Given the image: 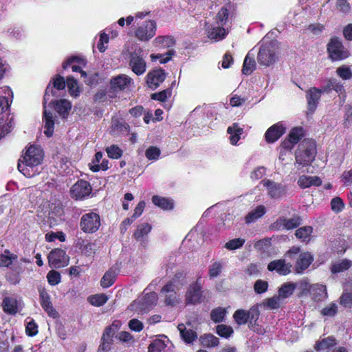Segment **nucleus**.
<instances>
[{
  "label": "nucleus",
  "instance_id": "nucleus-22",
  "mask_svg": "<svg viewBox=\"0 0 352 352\" xmlns=\"http://www.w3.org/2000/svg\"><path fill=\"white\" fill-rule=\"evenodd\" d=\"M313 261V256L309 252H301L299 254L296 263V271L297 273H302L306 270Z\"/></svg>",
  "mask_w": 352,
  "mask_h": 352
},
{
  "label": "nucleus",
  "instance_id": "nucleus-34",
  "mask_svg": "<svg viewBox=\"0 0 352 352\" xmlns=\"http://www.w3.org/2000/svg\"><path fill=\"white\" fill-rule=\"evenodd\" d=\"M152 201L155 206L163 210H171L173 208L172 200L166 197L154 195L152 197Z\"/></svg>",
  "mask_w": 352,
  "mask_h": 352
},
{
  "label": "nucleus",
  "instance_id": "nucleus-27",
  "mask_svg": "<svg viewBox=\"0 0 352 352\" xmlns=\"http://www.w3.org/2000/svg\"><path fill=\"white\" fill-rule=\"evenodd\" d=\"M230 135V141L232 145H236L243 133V129L240 127L238 123H233L227 129Z\"/></svg>",
  "mask_w": 352,
  "mask_h": 352
},
{
  "label": "nucleus",
  "instance_id": "nucleus-64",
  "mask_svg": "<svg viewBox=\"0 0 352 352\" xmlns=\"http://www.w3.org/2000/svg\"><path fill=\"white\" fill-rule=\"evenodd\" d=\"M336 72L338 75L344 80H349L352 77V72L347 67H340L337 69Z\"/></svg>",
  "mask_w": 352,
  "mask_h": 352
},
{
  "label": "nucleus",
  "instance_id": "nucleus-2",
  "mask_svg": "<svg viewBox=\"0 0 352 352\" xmlns=\"http://www.w3.org/2000/svg\"><path fill=\"white\" fill-rule=\"evenodd\" d=\"M316 148L315 142L311 140H304L296 151V166L305 167L311 164L315 159Z\"/></svg>",
  "mask_w": 352,
  "mask_h": 352
},
{
  "label": "nucleus",
  "instance_id": "nucleus-9",
  "mask_svg": "<svg viewBox=\"0 0 352 352\" xmlns=\"http://www.w3.org/2000/svg\"><path fill=\"white\" fill-rule=\"evenodd\" d=\"M52 94L54 95L53 89L50 87L49 86L46 88L45 94L43 98V104H44V111H43V122H44V133L48 138L52 136L54 133V120L53 118V115L51 112L47 111L45 109V104L47 100H49V97Z\"/></svg>",
  "mask_w": 352,
  "mask_h": 352
},
{
  "label": "nucleus",
  "instance_id": "nucleus-18",
  "mask_svg": "<svg viewBox=\"0 0 352 352\" xmlns=\"http://www.w3.org/2000/svg\"><path fill=\"white\" fill-rule=\"evenodd\" d=\"M285 132V128L282 122L270 126L265 134V140L267 143H274L277 141Z\"/></svg>",
  "mask_w": 352,
  "mask_h": 352
},
{
  "label": "nucleus",
  "instance_id": "nucleus-1",
  "mask_svg": "<svg viewBox=\"0 0 352 352\" xmlns=\"http://www.w3.org/2000/svg\"><path fill=\"white\" fill-rule=\"evenodd\" d=\"M44 153L39 146L30 145L24 155L19 160L18 170L26 177H32L39 173V165L43 162Z\"/></svg>",
  "mask_w": 352,
  "mask_h": 352
},
{
  "label": "nucleus",
  "instance_id": "nucleus-19",
  "mask_svg": "<svg viewBox=\"0 0 352 352\" xmlns=\"http://www.w3.org/2000/svg\"><path fill=\"white\" fill-rule=\"evenodd\" d=\"M13 98V93L9 87L0 89V115L9 109Z\"/></svg>",
  "mask_w": 352,
  "mask_h": 352
},
{
  "label": "nucleus",
  "instance_id": "nucleus-51",
  "mask_svg": "<svg viewBox=\"0 0 352 352\" xmlns=\"http://www.w3.org/2000/svg\"><path fill=\"white\" fill-rule=\"evenodd\" d=\"M106 152L108 157L111 159H119L122 157L123 151L117 145L112 144L110 146L106 148Z\"/></svg>",
  "mask_w": 352,
  "mask_h": 352
},
{
  "label": "nucleus",
  "instance_id": "nucleus-58",
  "mask_svg": "<svg viewBox=\"0 0 352 352\" xmlns=\"http://www.w3.org/2000/svg\"><path fill=\"white\" fill-rule=\"evenodd\" d=\"M331 207L333 212L338 213L344 209V204L341 198L336 197L331 199Z\"/></svg>",
  "mask_w": 352,
  "mask_h": 352
},
{
  "label": "nucleus",
  "instance_id": "nucleus-49",
  "mask_svg": "<svg viewBox=\"0 0 352 352\" xmlns=\"http://www.w3.org/2000/svg\"><path fill=\"white\" fill-rule=\"evenodd\" d=\"M233 318L239 325L245 324L248 322V311L238 309L234 312Z\"/></svg>",
  "mask_w": 352,
  "mask_h": 352
},
{
  "label": "nucleus",
  "instance_id": "nucleus-23",
  "mask_svg": "<svg viewBox=\"0 0 352 352\" xmlns=\"http://www.w3.org/2000/svg\"><path fill=\"white\" fill-rule=\"evenodd\" d=\"M52 104L56 111L63 118H66L72 108V104L66 99L59 100H53L50 102Z\"/></svg>",
  "mask_w": 352,
  "mask_h": 352
},
{
  "label": "nucleus",
  "instance_id": "nucleus-8",
  "mask_svg": "<svg viewBox=\"0 0 352 352\" xmlns=\"http://www.w3.org/2000/svg\"><path fill=\"white\" fill-rule=\"evenodd\" d=\"M327 51L333 61L341 60L349 56V52L338 38H331L327 45Z\"/></svg>",
  "mask_w": 352,
  "mask_h": 352
},
{
  "label": "nucleus",
  "instance_id": "nucleus-7",
  "mask_svg": "<svg viewBox=\"0 0 352 352\" xmlns=\"http://www.w3.org/2000/svg\"><path fill=\"white\" fill-rule=\"evenodd\" d=\"M157 300V294L155 292L146 294L143 297L135 300L131 305V309L138 314H144L147 313L155 304Z\"/></svg>",
  "mask_w": 352,
  "mask_h": 352
},
{
  "label": "nucleus",
  "instance_id": "nucleus-12",
  "mask_svg": "<svg viewBox=\"0 0 352 352\" xmlns=\"http://www.w3.org/2000/svg\"><path fill=\"white\" fill-rule=\"evenodd\" d=\"M156 23L153 21H146L135 31V36L142 41H147L154 36Z\"/></svg>",
  "mask_w": 352,
  "mask_h": 352
},
{
  "label": "nucleus",
  "instance_id": "nucleus-53",
  "mask_svg": "<svg viewBox=\"0 0 352 352\" xmlns=\"http://www.w3.org/2000/svg\"><path fill=\"white\" fill-rule=\"evenodd\" d=\"M160 154V149L154 146H149L145 152V155L148 160H157Z\"/></svg>",
  "mask_w": 352,
  "mask_h": 352
},
{
  "label": "nucleus",
  "instance_id": "nucleus-20",
  "mask_svg": "<svg viewBox=\"0 0 352 352\" xmlns=\"http://www.w3.org/2000/svg\"><path fill=\"white\" fill-rule=\"evenodd\" d=\"M292 265L286 263L284 259L271 261L267 265L269 271H276L280 275L285 276L290 273Z\"/></svg>",
  "mask_w": 352,
  "mask_h": 352
},
{
  "label": "nucleus",
  "instance_id": "nucleus-3",
  "mask_svg": "<svg viewBox=\"0 0 352 352\" xmlns=\"http://www.w3.org/2000/svg\"><path fill=\"white\" fill-rule=\"evenodd\" d=\"M182 274H175V277L168 281L161 289V294L164 298L166 305L174 306L179 302L178 292L184 283L179 280Z\"/></svg>",
  "mask_w": 352,
  "mask_h": 352
},
{
  "label": "nucleus",
  "instance_id": "nucleus-11",
  "mask_svg": "<svg viewBox=\"0 0 352 352\" xmlns=\"http://www.w3.org/2000/svg\"><path fill=\"white\" fill-rule=\"evenodd\" d=\"M69 258L66 252L62 249L56 248L48 255V262L52 267L60 268L69 264Z\"/></svg>",
  "mask_w": 352,
  "mask_h": 352
},
{
  "label": "nucleus",
  "instance_id": "nucleus-38",
  "mask_svg": "<svg viewBox=\"0 0 352 352\" xmlns=\"http://www.w3.org/2000/svg\"><path fill=\"white\" fill-rule=\"evenodd\" d=\"M351 266V261L348 259H342L334 262L331 267V271L333 274L342 272L348 270Z\"/></svg>",
  "mask_w": 352,
  "mask_h": 352
},
{
  "label": "nucleus",
  "instance_id": "nucleus-21",
  "mask_svg": "<svg viewBox=\"0 0 352 352\" xmlns=\"http://www.w3.org/2000/svg\"><path fill=\"white\" fill-rule=\"evenodd\" d=\"M132 78L126 74H120L111 80L110 87L113 91L124 90L131 82Z\"/></svg>",
  "mask_w": 352,
  "mask_h": 352
},
{
  "label": "nucleus",
  "instance_id": "nucleus-55",
  "mask_svg": "<svg viewBox=\"0 0 352 352\" xmlns=\"http://www.w3.org/2000/svg\"><path fill=\"white\" fill-rule=\"evenodd\" d=\"M245 241L243 239H241V238L234 239H232V240L229 241L228 242H227L225 244L224 247L226 248H227L228 250H236V249L242 247L243 245V244L245 243Z\"/></svg>",
  "mask_w": 352,
  "mask_h": 352
},
{
  "label": "nucleus",
  "instance_id": "nucleus-6",
  "mask_svg": "<svg viewBox=\"0 0 352 352\" xmlns=\"http://www.w3.org/2000/svg\"><path fill=\"white\" fill-rule=\"evenodd\" d=\"M101 225L100 215L93 211H89L82 215L80 220V230L88 234L97 232Z\"/></svg>",
  "mask_w": 352,
  "mask_h": 352
},
{
  "label": "nucleus",
  "instance_id": "nucleus-40",
  "mask_svg": "<svg viewBox=\"0 0 352 352\" xmlns=\"http://www.w3.org/2000/svg\"><path fill=\"white\" fill-rule=\"evenodd\" d=\"M265 213V208L263 206H258L252 210L245 217L247 223H251L261 217Z\"/></svg>",
  "mask_w": 352,
  "mask_h": 352
},
{
  "label": "nucleus",
  "instance_id": "nucleus-59",
  "mask_svg": "<svg viewBox=\"0 0 352 352\" xmlns=\"http://www.w3.org/2000/svg\"><path fill=\"white\" fill-rule=\"evenodd\" d=\"M171 93H172V91H171L170 89H164L159 93L153 94L151 98L153 100L164 102L168 97H170Z\"/></svg>",
  "mask_w": 352,
  "mask_h": 352
},
{
  "label": "nucleus",
  "instance_id": "nucleus-14",
  "mask_svg": "<svg viewBox=\"0 0 352 352\" xmlns=\"http://www.w3.org/2000/svg\"><path fill=\"white\" fill-rule=\"evenodd\" d=\"M40 302L42 308L47 313L48 316L54 318L58 316L57 311L54 309L51 302L50 296L43 287H39L38 289Z\"/></svg>",
  "mask_w": 352,
  "mask_h": 352
},
{
  "label": "nucleus",
  "instance_id": "nucleus-13",
  "mask_svg": "<svg viewBox=\"0 0 352 352\" xmlns=\"http://www.w3.org/2000/svg\"><path fill=\"white\" fill-rule=\"evenodd\" d=\"M202 298L201 285L199 279L190 285L186 294V304L195 305L201 302Z\"/></svg>",
  "mask_w": 352,
  "mask_h": 352
},
{
  "label": "nucleus",
  "instance_id": "nucleus-57",
  "mask_svg": "<svg viewBox=\"0 0 352 352\" xmlns=\"http://www.w3.org/2000/svg\"><path fill=\"white\" fill-rule=\"evenodd\" d=\"M340 303L345 308L352 307V291L343 293L340 298Z\"/></svg>",
  "mask_w": 352,
  "mask_h": 352
},
{
  "label": "nucleus",
  "instance_id": "nucleus-56",
  "mask_svg": "<svg viewBox=\"0 0 352 352\" xmlns=\"http://www.w3.org/2000/svg\"><path fill=\"white\" fill-rule=\"evenodd\" d=\"M47 278L50 285L54 286L60 282L61 278L59 272L54 270H51L48 272Z\"/></svg>",
  "mask_w": 352,
  "mask_h": 352
},
{
  "label": "nucleus",
  "instance_id": "nucleus-17",
  "mask_svg": "<svg viewBox=\"0 0 352 352\" xmlns=\"http://www.w3.org/2000/svg\"><path fill=\"white\" fill-rule=\"evenodd\" d=\"M166 73L163 69H155L146 76V83L149 88L155 89L166 78Z\"/></svg>",
  "mask_w": 352,
  "mask_h": 352
},
{
  "label": "nucleus",
  "instance_id": "nucleus-50",
  "mask_svg": "<svg viewBox=\"0 0 352 352\" xmlns=\"http://www.w3.org/2000/svg\"><path fill=\"white\" fill-rule=\"evenodd\" d=\"M175 54L173 50H168L166 54H151L152 61L160 60V63H166L170 60L171 57Z\"/></svg>",
  "mask_w": 352,
  "mask_h": 352
},
{
  "label": "nucleus",
  "instance_id": "nucleus-62",
  "mask_svg": "<svg viewBox=\"0 0 352 352\" xmlns=\"http://www.w3.org/2000/svg\"><path fill=\"white\" fill-rule=\"evenodd\" d=\"M267 282L263 280H257L254 285V289L256 294H263L265 292L267 289Z\"/></svg>",
  "mask_w": 352,
  "mask_h": 352
},
{
  "label": "nucleus",
  "instance_id": "nucleus-36",
  "mask_svg": "<svg viewBox=\"0 0 352 352\" xmlns=\"http://www.w3.org/2000/svg\"><path fill=\"white\" fill-rule=\"evenodd\" d=\"M17 259L16 254H12L8 250H5L0 254V267H9Z\"/></svg>",
  "mask_w": 352,
  "mask_h": 352
},
{
  "label": "nucleus",
  "instance_id": "nucleus-30",
  "mask_svg": "<svg viewBox=\"0 0 352 352\" xmlns=\"http://www.w3.org/2000/svg\"><path fill=\"white\" fill-rule=\"evenodd\" d=\"M199 340L201 344L207 348L215 347L219 344V338L211 333H205Z\"/></svg>",
  "mask_w": 352,
  "mask_h": 352
},
{
  "label": "nucleus",
  "instance_id": "nucleus-46",
  "mask_svg": "<svg viewBox=\"0 0 352 352\" xmlns=\"http://www.w3.org/2000/svg\"><path fill=\"white\" fill-rule=\"evenodd\" d=\"M229 19V11L227 7H223L219 11L217 18H216V23L218 25L223 26L228 21Z\"/></svg>",
  "mask_w": 352,
  "mask_h": 352
},
{
  "label": "nucleus",
  "instance_id": "nucleus-43",
  "mask_svg": "<svg viewBox=\"0 0 352 352\" xmlns=\"http://www.w3.org/2000/svg\"><path fill=\"white\" fill-rule=\"evenodd\" d=\"M154 43L157 47L168 48L175 44V40L170 36H161L155 38Z\"/></svg>",
  "mask_w": 352,
  "mask_h": 352
},
{
  "label": "nucleus",
  "instance_id": "nucleus-61",
  "mask_svg": "<svg viewBox=\"0 0 352 352\" xmlns=\"http://www.w3.org/2000/svg\"><path fill=\"white\" fill-rule=\"evenodd\" d=\"M260 313L257 307H253L250 310L248 311V322L250 324H253L256 323V320L258 319Z\"/></svg>",
  "mask_w": 352,
  "mask_h": 352
},
{
  "label": "nucleus",
  "instance_id": "nucleus-45",
  "mask_svg": "<svg viewBox=\"0 0 352 352\" xmlns=\"http://www.w3.org/2000/svg\"><path fill=\"white\" fill-rule=\"evenodd\" d=\"M313 231V228L311 226H305L298 228L296 231V236L301 240L302 241H309L310 239L311 234Z\"/></svg>",
  "mask_w": 352,
  "mask_h": 352
},
{
  "label": "nucleus",
  "instance_id": "nucleus-54",
  "mask_svg": "<svg viewBox=\"0 0 352 352\" xmlns=\"http://www.w3.org/2000/svg\"><path fill=\"white\" fill-rule=\"evenodd\" d=\"M77 247L81 252L87 255H91L93 252L91 244L87 240L79 239L77 241Z\"/></svg>",
  "mask_w": 352,
  "mask_h": 352
},
{
  "label": "nucleus",
  "instance_id": "nucleus-37",
  "mask_svg": "<svg viewBox=\"0 0 352 352\" xmlns=\"http://www.w3.org/2000/svg\"><path fill=\"white\" fill-rule=\"evenodd\" d=\"M303 135V130L302 128H294L293 129L289 134V144H291L292 146L287 145V142H284V146L285 148H292L293 145L296 144L299 140Z\"/></svg>",
  "mask_w": 352,
  "mask_h": 352
},
{
  "label": "nucleus",
  "instance_id": "nucleus-42",
  "mask_svg": "<svg viewBox=\"0 0 352 352\" xmlns=\"http://www.w3.org/2000/svg\"><path fill=\"white\" fill-rule=\"evenodd\" d=\"M296 287V285L295 283H285L278 289V296L281 298H287L294 293Z\"/></svg>",
  "mask_w": 352,
  "mask_h": 352
},
{
  "label": "nucleus",
  "instance_id": "nucleus-52",
  "mask_svg": "<svg viewBox=\"0 0 352 352\" xmlns=\"http://www.w3.org/2000/svg\"><path fill=\"white\" fill-rule=\"evenodd\" d=\"M66 85L71 96L76 97L78 95L77 81L73 77H67Z\"/></svg>",
  "mask_w": 352,
  "mask_h": 352
},
{
  "label": "nucleus",
  "instance_id": "nucleus-15",
  "mask_svg": "<svg viewBox=\"0 0 352 352\" xmlns=\"http://www.w3.org/2000/svg\"><path fill=\"white\" fill-rule=\"evenodd\" d=\"M262 184L267 188L268 195L273 199H278L285 194V186L270 179L262 181Z\"/></svg>",
  "mask_w": 352,
  "mask_h": 352
},
{
  "label": "nucleus",
  "instance_id": "nucleus-32",
  "mask_svg": "<svg viewBox=\"0 0 352 352\" xmlns=\"http://www.w3.org/2000/svg\"><path fill=\"white\" fill-rule=\"evenodd\" d=\"M276 224L279 225L278 228L282 226L283 229L290 230L298 227L300 224V219L298 217L291 219L279 218Z\"/></svg>",
  "mask_w": 352,
  "mask_h": 352
},
{
  "label": "nucleus",
  "instance_id": "nucleus-24",
  "mask_svg": "<svg viewBox=\"0 0 352 352\" xmlns=\"http://www.w3.org/2000/svg\"><path fill=\"white\" fill-rule=\"evenodd\" d=\"M152 226L148 223H142L138 226L137 229L133 233L134 238L142 243L146 241V236L151 231Z\"/></svg>",
  "mask_w": 352,
  "mask_h": 352
},
{
  "label": "nucleus",
  "instance_id": "nucleus-41",
  "mask_svg": "<svg viewBox=\"0 0 352 352\" xmlns=\"http://www.w3.org/2000/svg\"><path fill=\"white\" fill-rule=\"evenodd\" d=\"M336 344L335 338L333 336H329L316 342L315 349L318 351L328 349Z\"/></svg>",
  "mask_w": 352,
  "mask_h": 352
},
{
  "label": "nucleus",
  "instance_id": "nucleus-63",
  "mask_svg": "<svg viewBox=\"0 0 352 352\" xmlns=\"http://www.w3.org/2000/svg\"><path fill=\"white\" fill-rule=\"evenodd\" d=\"M222 269V265L220 262H214L209 269V276L210 278H215L218 276Z\"/></svg>",
  "mask_w": 352,
  "mask_h": 352
},
{
  "label": "nucleus",
  "instance_id": "nucleus-44",
  "mask_svg": "<svg viewBox=\"0 0 352 352\" xmlns=\"http://www.w3.org/2000/svg\"><path fill=\"white\" fill-rule=\"evenodd\" d=\"M226 313L225 308L220 307L215 308L210 313L211 320L216 323L221 322L224 320Z\"/></svg>",
  "mask_w": 352,
  "mask_h": 352
},
{
  "label": "nucleus",
  "instance_id": "nucleus-16",
  "mask_svg": "<svg viewBox=\"0 0 352 352\" xmlns=\"http://www.w3.org/2000/svg\"><path fill=\"white\" fill-rule=\"evenodd\" d=\"M322 94L321 89L316 87H311L306 92L307 109L310 113L312 114L316 109Z\"/></svg>",
  "mask_w": 352,
  "mask_h": 352
},
{
  "label": "nucleus",
  "instance_id": "nucleus-35",
  "mask_svg": "<svg viewBox=\"0 0 352 352\" xmlns=\"http://www.w3.org/2000/svg\"><path fill=\"white\" fill-rule=\"evenodd\" d=\"M311 295L315 301H321L327 296L326 287L322 285H315L311 289Z\"/></svg>",
  "mask_w": 352,
  "mask_h": 352
},
{
  "label": "nucleus",
  "instance_id": "nucleus-48",
  "mask_svg": "<svg viewBox=\"0 0 352 352\" xmlns=\"http://www.w3.org/2000/svg\"><path fill=\"white\" fill-rule=\"evenodd\" d=\"M216 332L219 336L228 338L233 334L234 331L232 327L222 324L216 327Z\"/></svg>",
  "mask_w": 352,
  "mask_h": 352
},
{
  "label": "nucleus",
  "instance_id": "nucleus-5",
  "mask_svg": "<svg viewBox=\"0 0 352 352\" xmlns=\"http://www.w3.org/2000/svg\"><path fill=\"white\" fill-rule=\"evenodd\" d=\"M279 43L276 40H272L264 43L258 53L257 61L260 65L270 66L277 60Z\"/></svg>",
  "mask_w": 352,
  "mask_h": 352
},
{
  "label": "nucleus",
  "instance_id": "nucleus-33",
  "mask_svg": "<svg viewBox=\"0 0 352 352\" xmlns=\"http://www.w3.org/2000/svg\"><path fill=\"white\" fill-rule=\"evenodd\" d=\"M3 311L9 314H15L17 311V300L14 298L6 297L3 301Z\"/></svg>",
  "mask_w": 352,
  "mask_h": 352
},
{
  "label": "nucleus",
  "instance_id": "nucleus-31",
  "mask_svg": "<svg viewBox=\"0 0 352 352\" xmlns=\"http://www.w3.org/2000/svg\"><path fill=\"white\" fill-rule=\"evenodd\" d=\"M117 274L116 268H110L102 276L100 280L101 286L103 288H107L111 286L115 282Z\"/></svg>",
  "mask_w": 352,
  "mask_h": 352
},
{
  "label": "nucleus",
  "instance_id": "nucleus-26",
  "mask_svg": "<svg viewBox=\"0 0 352 352\" xmlns=\"http://www.w3.org/2000/svg\"><path fill=\"white\" fill-rule=\"evenodd\" d=\"M177 329L179 331L180 336L182 340L186 344H191L197 338V334L195 331L192 329H187L184 324H179L177 326Z\"/></svg>",
  "mask_w": 352,
  "mask_h": 352
},
{
  "label": "nucleus",
  "instance_id": "nucleus-29",
  "mask_svg": "<svg viewBox=\"0 0 352 352\" xmlns=\"http://www.w3.org/2000/svg\"><path fill=\"white\" fill-rule=\"evenodd\" d=\"M255 68L256 62L254 54H252L251 52H249L244 59L242 72L243 74L250 75L253 72Z\"/></svg>",
  "mask_w": 352,
  "mask_h": 352
},
{
  "label": "nucleus",
  "instance_id": "nucleus-47",
  "mask_svg": "<svg viewBox=\"0 0 352 352\" xmlns=\"http://www.w3.org/2000/svg\"><path fill=\"white\" fill-rule=\"evenodd\" d=\"M107 296L104 294L92 295L88 298V301L90 302V304L96 307L103 305L107 302Z\"/></svg>",
  "mask_w": 352,
  "mask_h": 352
},
{
  "label": "nucleus",
  "instance_id": "nucleus-39",
  "mask_svg": "<svg viewBox=\"0 0 352 352\" xmlns=\"http://www.w3.org/2000/svg\"><path fill=\"white\" fill-rule=\"evenodd\" d=\"M320 89L322 91V93H328L332 89L339 93L343 90V86L336 78H329L327 81V85L321 87Z\"/></svg>",
  "mask_w": 352,
  "mask_h": 352
},
{
  "label": "nucleus",
  "instance_id": "nucleus-10",
  "mask_svg": "<svg viewBox=\"0 0 352 352\" xmlns=\"http://www.w3.org/2000/svg\"><path fill=\"white\" fill-rule=\"evenodd\" d=\"M92 190L90 184L85 180H78L70 189L71 197L76 200L83 199L88 197Z\"/></svg>",
  "mask_w": 352,
  "mask_h": 352
},
{
  "label": "nucleus",
  "instance_id": "nucleus-28",
  "mask_svg": "<svg viewBox=\"0 0 352 352\" xmlns=\"http://www.w3.org/2000/svg\"><path fill=\"white\" fill-rule=\"evenodd\" d=\"M227 32L226 29L221 25H211V28H208V36L209 38L219 41L225 38Z\"/></svg>",
  "mask_w": 352,
  "mask_h": 352
},
{
  "label": "nucleus",
  "instance_id": "nucleus-25",
  "mask_svg": "<svg viewBox=\"0 0 352 352\" xmlns=\"http://www.w3.org/2000/svg\"><path fill=\"white\" fill-rule=\"evenodd\" d=\"M298 184L302 188H306L311 186H319L322 184V180L317 176L302 175L298 179Z\"/></svg>",
  "mask_w": 352,
  "mask_h": 352
},
{
  "label": "nucleus",
  "instance_id": "nucleus-60",
  "mask_svg": "<svg viewBox=\"0 0 352 352\" xmlns=\"http://www.w3.org/2000/svg\"><path fill=\"white\" fill-rule=\"evenodd\" d=\"M337 311H338L337 305L336 303L332 302L322 309L321 314L323 316L332 317L336 314Z\"/></svg>",
  "mask_w": 352,
  "mask_h": 352
},
{
  "label": "nucleus",
  "instance_id": "nucleus-4",
  "mask_svg": "<svg viewBox=\"0 0 352 352\" xmlns=\"http://www.w3.org/2000/svg\"><path fill=\"white\" fill-rule=\"evenodd\" d=\"M146 55L147 53H144L143 49L138 45L127 51L126 58L129 59V67L138 76L142 75L146 70Z\"/></svg>",
  "mask_w": 352,
  "mask_h": 352
}]
</instances>
